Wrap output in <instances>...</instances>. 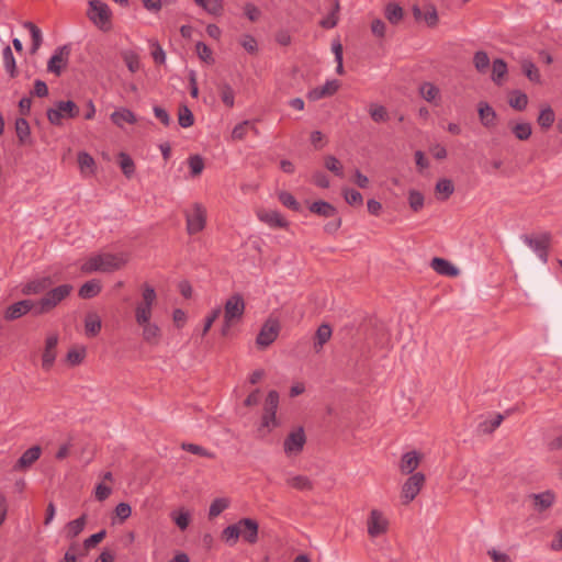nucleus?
<instances>
[{
  "mask_svg": "<svg viewBox=\"0 0 562 562\" xmlns=\"http://www.w3.org/2000/svg\"><path fill=\"white\" fill-rule=\"evenodd\" d=\"M229 506V501L228 498H225V497H222V498H215L211 505H210V509H209V517L212 519V518H215L217 517L220 514H222L227 507Z\"/></svg>",
  "mask_w": 562,
  "mask_h": 562,
  "instance_id": "5fc2aeb1",
  "label": "nucleus"
},
{
  "mask_svg": "<svg viewBox=\"0 0 562 562\" xmlns=\"http://www.w3.org/2000/svg\"><path fill=\"white\" fill-rule=\"evenodd\" d=\"M286 484L297 491H311L314 487L313 482L306 475H289Z\"/></svg>",
  "mask_w": 562,
  "mask_h": 562,
  "instance_id": "c756f323",
  "label": "nucleus"
},
{
  "mask_svg": "<svg viewBox=\"0 0 562 562\" xmlns=\"http://www.w3.org/2000/svg\"><path fill=\"white\" fill-rule=\"evenodd\" d=\"M420 95L427 101V102H435L440 98V90L437 86H435L431 82H424L419 87Z\"/></svg>",
  "mask_w": 562,
  "mask_h": 562,
  "instance_id": "c9c22d12",
  "label": "nucleus"
},
{
  "mask_svg": "<svg viewBox=\"0 0 562 562\" xmlns=\"http://www.w3.org/2000/svg\"><path fill=\"white\" fill-rule=\"evenodd\" d=\"M142 289V301L135 307V321L137 324L147 323V321L151 319L153 306L157 299L156 291L151 285L145 283Z\"/></svg>",
  "mask_w": 562,
  "mask_h": 562,
  "instance_id": "39448f33",
  "label": "nucleus"
},
{
  "mask_svg": "<svg viewBox=\"0 0 562 562\" xmlns=\"http://www.w3.org/2000/svg\"><path fill=\"white\" fill-rule=\"evenodd\" d=\"M425 484V475L422 472L413 473L403 484L401 497L403 504L411 503Z\"/></svg>",
  "mask_w": 562,
  "mask_h": 562,
  "instance_id": "f8f14e48",
  "label": "nucleus"
},
{
  "mask_svg": "<svg viewBox=\"0 0 562 562\" xmlns=\"http://www.w3.org/2000/svg\"><path fill=\"white\" fill-rule=\"evenodd\" d=\"M112 122L122 127L123 123L134 124L136 122L135 114L128 109H120L111 114Z\"/></svg>",
  "mask_w": 562,
  "mask_h": 562,
  "instance_id": "2f4dec72",
  "label": "nucleus"
},
{
  "mask_svg": "<svg viewBox=\"0 0 562 562\" xmlns=\"http://www.w3.org/2000/svg\"><path fill=\"white\" fill-rule=\"evenodd\" d=\"M86 357V348H74L67 352V361L70 366H77L82 362Z\"/></svg>",
  "mask_w": 562,
  "mask_h": 562,
  "instance_id": "052dcab7",
  "label": "nucleus"
},
{
  "mask_svg": "<svg viewBox=\"0 0 562 562\" xmlns=\"http://www.w3.org/2000/svg\"><path fill=\"white\" fill-rule=\"evenodd\" d=\"M408 203L413 211L418 212L424 206V195L419 191L411 190Z\"/></svg>",
  "mask_w": 562,
  "mask_h": 562,
  "instance_id": "e2e57ef3",
  "label": "nucleus"
},
{
  "mask_svg": "<svg viewBox=\"0 0 562 562\" xmlns=\"http://www.w3.org/2000/svg\"><path fill=\"white\" fill-rule=\"evenodd\" d=\"M239 527L238 522L227 526L222 531V539L229 546L236 544L239 539Z\"/></svg>",
  "mask_w": 562,
  "mask_h": 562,
  "instance_id": "3c124183",
  "label": "nucleus"
},
{
  "mask_svg": "<svg viewBox=\"0 0 562 562\" xmlns=\"http://www.w3.org/2000/svg\"><path fill=\"white\" fill-rule=\"evenodd\" d=\"M70 52V44H65L57 47L47 63V70L56 76H59L61 70L68 65Z\"/></svg>",
  "mask_w": 562,
  "mask_h": 562,
  "instance_id": "ddd939ff",
  "label": "nucleus"
},
{
  "mask_svg": "<svg viewBox=\"0 0 562 562\" xmlns=\"http://www.w3.org/2000/svg\"><path fill=\"white\" fill-rule=\"evenodd\" d=\"M368 533L371 538L384 535L389 529V520L379 509H372L367 520Z\"/></svg>",
  "mask_w": 562,
  "mask_h": 562,
  "instance_id": "4468645a",
  "label": "nucleus"
},
{
  "mask_svg": "<svg viewBox=\"0 0 562 562\" xmlns=\"http://www.w3.org/2000/svg\"><path fill=\"white\" fill-rule=\"evenodd\" d=\"M344 198L350 205H362L363 202L362 194L355 189H345Z\"/></svg>",
  "mask_w": 562,
  "mask_h": 562,
  "instance_id": "338daca9",
  "label": "nucleus"
},
{
  "mask_svg": "<svg viewBox=\"0 0 562 562\" xmlns=\"http://www.w3.org/2000/svg\"><path fill=\"white\" fill-rule=\"evenodd\" d=\"M430 267L441 276L457 277L459 274V269L443 258H432Z\"/></svg>",
  "mask_w": 562,
  "mask_h": 562,
  "instance_id": "393cba45",
  "label": "nucleus"
},
{
  "mask_svg": "<svg viewBox=\"0 0 562 562\" xmlns=\"http://www.w3.org/2000/svg\"><path fill=\"white\" fill-rule=\"evenodd\" d=\"M279 200L280 202L286 206L290 210L299 211L300 210V203L296 201V199L289 192L282 191L279 193Z\"/></svg>",
  "mask_w": 562,
  "mask_h": 562,
  "instance_id": "69168bd1",
  "label": "nucleus"
},
{
  "mask_svg": "<svg viewBox=\"0 0 562 562\" xmlns=\"http://www.w3.org/2000/svg\"><path fill=\"white\" fill-rule=\"evenodd\" d=\"M3 66L11 78L18 76L16 63L10 46H5L2 50Z\"/></svg>",
  "mask_w": 562,
  "mask_h": 562,
  "instance_id": "e433bc0d",
  "label": "nucleus"
},
{
  "mask_svg": "<svg viewBox=\"0 0 562 562\" xmlns=\"http://www.w3.org/2000/svg\"><path fill=\"white\" fill-rule=\"evenodd\" d=\"M384 15L391 24L396 25L403 20L404 11L397 3L391 2L386 4Z\"/></svg>",
  "mask_w": 562,
  "mask_h": 562,
  "instance_id": "f704fd0d",
  "label": "nucleus"
},
{
  "mask_svg": "<svg viewBox=\"0 0 562 562\" xmlns=\"http://www.w3.org/2000/svg\"><path fill=\"white\" fill-rule=\"evenodd\" d=\"M477 112L480 122L484 127L492 128L496 125L497 114L487 102H480L477 104Z\"/></svg>",
  "mask_w": 562,
  "mask_h": 562,
  "instance_id": "4be33fe9",
  "label": "nucleus"
},
{
  "mask_svg": "<svg viewBox=\"0 0 562 562\" xmlns=\"http://www.w3.org/2000/svg\"><path fill=\"white\" fill-rule=\"evenodd\" d=\"M15 132H16V136L19 138L20 144L24 145V144L30 143L31 130H30L29 122L25 119H23V117L16 119Z\"/></svg>",
  "mask_w": 562,
  "mask_h": 562,
  "instance_id": "ea45409f",
  "label": "nucleus"
},
{
  "mask_svg": "<svg viewBox=\"0 0 562 562\" xmlns=\"http://www.w3.org/2000/svg\"><path fill=\"white\" fill-rule=\"evenodd\" d=\"M369 114L375 123H383L389 120L386 108L378 103H371L369 105Z\"/></svg>",
  "mask_w": 562,
  "mask_h": 562,
  "instance_id": "49530a36",
  "label": "nucleus"
},
{
  "mask_svg": "<svg viewBox=\"0 0 562 562\" xmlns=\"http://www.w3.org/2000/svg\"><path fill=\"white\" fill-rule=\"evenodd\" d=\"M280 323L277 318L269 317L262 325L256 342L261 348L270 346L279 336Z\"/></svg>",
  "mask_w": 562,
  "mask_h": 562,
  "instance_id": "9b49d317",
  "label": "nucleus"
},
{
  "mask_svg": "<svg viewBox=\"0 0 562 562\" xmlns=\"http://www.w3.org/2000/svg\"><path fill=\"white\" fill-rule=\"evenodd\" d=\"M41 452L42 450L40 446L29 448L16 461L14 470H24L31 467L36 460H38Z\"/></svg>",
  "mask_w": 562,
  "mask_h": 562,
  "instance_id": "b1692460",
  "label": "nucleus"
},
{
  "mask_svg": "<svg viewBox=\"0 0 562 562\" xmlns=\"http://www.w3.org/2000/svg\"><path fill=\"white\" fill-rule=\"evenodd\" d=\"M419 462L420 458L416 451L406 452L402 457L400 470L404 474H411L417 469Z\"/></svg>",
  "mask_w": 562,
  "mask_h": 562,
  "instance_id": "a878e982",
  "label": "nucleus"
},
{
  "mask_svg": "<svg viewBox=\"0 0 562 562\" xmlns=\"http://www.w3.org/2000/svg\"><path fill=\"white\" fill-rule=\"evenodd\" d=\"M87 516L83 514L79 518L71 520L66 526V537L69 539L76 538L86 526Z\"/></svg>",
  "mask_w": 562,
  "mask_h": 562,
  "instance_id": "58836bf2",
  "label": "nucleus"
},
{
  "mask_svg": "<svg viewBox=\"0 0 562 562\" xmlns=\"http://www.w3.org/2000/svg\"><path fill=\"white\" fill-rule=\"evenodd\" d=\"M53 283L54 281L50 277L37 278L24 284L22 288V293L25 295L40 294L47 291L53 285Z\"/></svg>",
  "mask_w": 562,
  "mask_h": 562,
  "instance_id": "6ab92c4d",
  "label": "nucleus"
},
{
  "mask_svg": "<svg viewBox=\"0 0 562 562\" xmlns=\"http://www.w3.org/2000/svg\"><path fill=\"white\" fill-rule=\"evenodd\" d=\"M31 311L35 315V302L32 300H22L13 303L5 310L4 318L7 321H14L24 316Z\"/></svg>",
  "mask_w": 562,
  "mask_h": 562,
  "instance_id": "2eb2a0df",
  "label": "nucleus"
},
{
  "mask_svg": "<svg viewBox=\"0 0 562 562\" xmlns=\"http://www.w3.org/2000/svg\"><path fill=\"white\" fill-rule=\"evenodd\" d=\"M258 218L273 228H285L288 227V221L278 211H260L258 212Z\"/></svg>",
  "mask_w": 562,
  "mask_h": 562,
  "instance_id": "5701e85b",
  "label": "nucleus"
},
{
  "mask_svg": "<svg viewBox=\"0 0 562 562\" xmlns=\"http://www.w3.org/2000/svg\"><path fill=\"white\" fill-rule=\"evenodd\" d=\"M187 232L194 235L204 229L206 224V210L200 203H194L191 210L184 211Z\"/></svg>",
  "mask_w": 562,
  "mask_h": 562,
  "instance_id": "6e6552de",
  "label": "nucleus"
},
{
  "mask_svg": "<svg viewBox=\"0 0 562 562\" xmlns=\"http://www.w3.org/2000/svg\"><path fill=\"white\" fill-rule=\"evenodd\" d=\"M331 337V328L327 324H322L315 335L314 349L316 352H319L323 346L330 339Z\"/></svg>",
  "mask_w": 562,
  "mask_h": 562,
  "instance_id": "72a5a7b5",
  "label": "nucleus"
},
{
  "mask_svg": "<svg viewBox=\"0 0 562 562\" xmlns=\"http://www.w3.org/2000/svg\"><path fill=\"white\" fill-rule=\"evenodd\" d=\"M520 67L522 74L533 83H541V75L538 67L529 58H522L520 60Z\"/></svg>",
  "mask_w": 562,
  "mask_h": 562,
  "instance_id": "bb28decb",
  "label": "nucleus"
},
{
  "mask_svg": "<svg viewBox=\"0 0 562 562\" xmlns=\"http://www.w3.org/2000/svg\"><path fill=\"white\" fill-rule=\"evenodd\" d=\"M529 498L532 501L535 510L542 513L552 507L555 502V494L553 491L547 490L542 493L530 494Z\"/></svg>",
  "mask_w": 562,
  "mask_h": 562,
  "instance_id": "a211bd4d",
  "label": "nucleus"
},
{
  "mask_svg": "<svg viewBox=\"0 0 562 562\" xmlns=\"http://www.w3.org/2000/svg\"><path fill=\"white\" fill-rule=\"evenodd\" d=\"M102 327L100 317L95 313H88L85 319L86 334L89 337L97 336Z\"/></svg>",
  "mask_w": 562,
  "mask_h": 562,
  "instance_id": "473e14b6",
  "label": "nucleus"
},
{
  "mask_svg": "<svg viewBox=\"0 0 562 562\" xmlns=\"http://www.w3.org/2000/svg\"><path fill=\"white\" fill-rule=\"evenodd\" d=\"M251 128L255 134H258L256 125L250 121H244L237 124L232 131V138L235 140H241L247 134L248 128Z\"/></svg>",
  "mask_w": 562,
  "mask_h": 562,
  "instance_id": "de8ad7c7",
  "label": "nucleus"
},
{
  "mask_svg": "<svg viewBox=\"0 0 562 562\" xmlns=\"http://www.w3.org/2000/svg\"><path fill=\"white\" fill-rule=\"evenodd\" d=\"M490 63V57L484 50H479L473 56V65L480 74H485L487 71Z\"/></svg>",
  "mask_w": 562,
  "mask_h": 562,
  "instance_id": "8fccbe9b",
  "label": "nucleus"
},
{
  "mask_svg": "<svg viewBox=\"0 0 562 562\" xmlns=\"http://www.w3.org/2000/svg\"><path fill=\"white\" fill-rule=\"evenodd\" d=\"M325 167L338 177L344 176L342 165L335 156H327L325 158Z\"/></svg>",
  "mask_w": 562,
  "mask_h": 562,
  "instance_id": "774afa93",
  "label": "nucleus"
},
{
  "mask_svg": "<svg viewBox=\"0 0 562 562\" xmlns=\"http://www.w3.org/2000/svg\"><path fill=\"white\" fill-rule=\"evenodd\" d=\"M194 2L213 15H218L223 10L221 0H194Z\"/></svg>",
  "mask_w": 562,
  "mask_h": 562,
  "instance_id": "864d4df0",
  "label": "nucleus"
},
{
  "mask_svg": "<svg viewBox=\"0 0 562 562\" xmlns=\"http://www.w3.org/2000/svg\"><path fill=\"white\" fill-rule=\"evenodd\" d=\"M137 325L142 327V337L145 342L151 346H157L160 342L161 330L157 324L147 321V323Z\"/></svg>",
  "mask_w": 562,
  "mask_h": 562,
  "instance_id": "412c9836",
  "label": "nucleus"
},
{
  "mask_svg": "<svg viewBox=\"0 0 562 562\" xmlns=\"http://www.w3.org/2000/svg\"><path fill=\"white\" fill-rule=\"evenodd\" d=\"M246 303L241 294L231 295L224 304V322L221 334L226 336L232 326L241 322L245 314Z\"/></svg>",
  "mask_w": 562,
  "mask_h": 562,
  "instance_id": "7ed1b4c3",
  "label": "nucleus"
},
{
  "mask_svg": "<svg viewBox=\"0 0 562 562\" xmlns=\"http://www.w3.org/2000/svg\"><path fill=\"white\" fill-rule=\"evenodd\" d=\"M181 448L190 453H193V454H196V456H201V457H205V458H210V459H213L215 457V454L206 449H204L202 446H199V445H195V443H188V442H183L181 445Z\"/></svg>",
  "mask_w": 562,
  "mask_h": 562,
  "instance_id": "13d9d810",
  "label": "nucleus"
},
{
  "mask_svg": "<svg viewBox=\"0 0 562 562\" xmlns=\"http://www.w3.org/2000/svg\"><path fill=\"white\" fill-rule=\"evenodd\" d=\"M524 243L531 248L542 262L548 261V250L551 241L549 233H542L537 237L530 235H522Z\"/></svg>",
  "mask_w": 562,
  "mask_h": 562,
  "instance_id": "1a4fd4ad",
  "label": "nucleus"
},
{
  "mask_svg": "<svg viewBox=\"0 0 562 562\" xmlns=\"http://www.w3.org/2000/svg\"><path fill=\"white\" fill-rule=\"evenodd\" d=\"M220 94H221V99H222L223 103L226 106H228V108L234 106L235 93L228 83H222L220 86Z\"/></svg>",
  "mask_w": 562,
  "mask_h": 562,
  "instance_id": "4d7b16f0",
  "label": "nucleus"
},
{
  "mask_svg": "<svg viewBox=\"0 0 562 562\" xmlns=\"http://www.w3.org/2000/svg\"><path fill=\"white\" fill-rule=\"evenodd\" d=\"M504 419V416L502 414H497L494 418L491 420H485L480 424V430L484 434L493 432L496 428L499 427Z\"/></svg>",
  "mask_w": 562,
  "mask_h": 562,
  "instance_id": "bf43d9fd",
  "label": "nucleus"
},
{
  "mask_svg": "<svg viewBox=\"0 0 562 562\" xmlns=\"http://www.w3.org/2000/svg\"><path fill=\"white\" fill-rule=\"evenodd\" d=\"M306 443V436L303 427L291 431L284 439L283 450L288 457L300 454Z\"/></svg>",
  "mask_w": 562,
  "mask_h": 562,
  "instance_id": "9d476101",
  "label": "nucleus"
},
{
  "mask_svg": "<svg viewBox=\"0 0 562 562\" xmlns=\"http://www.w3.org/2000/svg\"><path fill=\"white\" fill-rule=\"evenodd\" d=\"M512 132L517 139L527 140L531 136L532 127L527 122L516 123L512 126Z\"/></svg>",
  "mask_w": 562,
  "mask_h": 562,
  "instance_id": "09e8293b",
  "label": "nucleus"
},
{
  "mask_svg": "<svg viewBox=\"0 0 562 562\" xmlns=\"http://www.w3.org/2000/svg\"><path fill=\"white\" fill-rule=\"evenodd\" d=\"M192 177L201 175L204 169V161L201 156H191L188 160Z\"/></svg>",
  "mask_w": 562,
  "mask_h": 562,
  "instance_id": "0e129e2a",
  "label": "nucleus"
},
{
  "mask_svg": "<svg viewBox=\"0 0 562 562\" xmlns=\"http://www.w3.org/2000/svg\"><path fill=\"white\" fill-rule=\"evenodd\" d=\"M195 50L201 60L209 63V64L214 63V58L212 56V50L205 43L198 42L195 45Z\"/></svg>",
  "mask_w": 562,
  "mask_h": 562,
  "instance_id": "680f3d73",
  "label": "nucleus"
},
{
  "mask_svg": "<svg viewBox=\"0 0 562 562\" xmlns=\"http://www.w3.org/2000/svg\"><path fill=\"white\" fill-rule=\"evenodd\" d=\"M279 407V393L274 390L267 394L263 414L261 417V427L267 428L268 431L277 428L280 423L277 419V411Z\"/></svg>",
  "mask_w": 562,
  "mask_h": 562,
  "instance_id": "0eeeda50",
  "label": "nucleus"
},
{
  "mask_svg": "<svg viewBox=\"0 0 562 562\" xmlns=\"http://www.w3.org/2000/svg\"><path fill=\"white\" fill-rule=\"evenodd\" d=\"M554 120H555L554 111L552 110L551 106L547 105L543 109H541V111L538 115L537 122L542 128L548 130L552 126V124L554 123Z\"/></svg>",
  "mask_w": 562,
  "mask_h": 562,
  "instance_id": "37998d69",
  "label": "nucleus"
},
{
  "mask_svg": "<svg viewBox=\"0 0 562 562\" xmlns=\"http://www.w3.org/2000/svg\"><path fill=\"white\" fill-rule=\"evenodd\" d=\"M508 103L513 109H515L517 111H524L528 104V97L525 92L515 90L510 94Z\"/></svg>",
  "mask_w": 562,
  "mask_h": 562,
  "instance_id": "a18cd8bd",
  "label": "nucleus"
},
{
  "mask_svg": "<svg viewBox=\"0 0 562 562\" xmlns=\"http://www.w3.org/2000/svg\"><path fill=\"white\" fill-rule=\"evenodd\" d=\"M58 344V336L56 334L46 338L45 349L42 356V367L44 370H50L56 359V348Z\"/></svg>",
  "mask_w": 562,
  "mask_h": 562,
  "instance_id": "f3484780",
  "label": "nucleus"
},
{
  "mask_svg": "<svg viewBox=\"0 0 562 562\" xmlns=\"http://www.w3.org/2000/svg\"><path fill=\"white\" fill-rule=\"evenodd\" d=\"M87 11L88 19L101 31L108 32L112 29V11L110 7L100 0H90Z\"/></svg>",
  "mask_w": 562,
  "mask_h": 562,
  "instance_id": "20e7f679",
  "label": "nucleus"
},
{
  "mask_svg": "<svg viewBox=\"0 0 562 562\" xmlns=\"http://www.w3.org/2000/svg\"><path fill=\"white\" fill-rule=\"evenodd\" d=\"M178 123L183 128L191 127L194 124L193 113L186 104L179 105Z\"/></svg>",
  "mask_w": 562,
  "mask_h": 562,
  "instance_id": "c03bdc74",
  "label": "nucleus"
},
{
  "mask_svg": "<svg viewBox=\"0 0 562 562\" xmlns=\"http://www.w3.org/2000/svg\"><path fill=\"white\" fill-rule=\"evenodd\" d=\"M507 74V64L504 59L497 58L493 61L492 66V80L496 85H502L503 79L505 78Z\"/></svg>",
  "mask_w": 562,
  "mask_h": 562,
  "instance_id": "a19ab883",
  "label": "nucleus"
},
{
  "mask_svg": "<svg viewBox=\"0 0 562 562\" xmlns=\"http://www.w3.org/2000/svg\"><path fill=\"white\" fill-rule=\"evenodd\" d=\"M79 115V108L74 101H58L55 108L47 110V120L50 124L59 126L63 119H74Z\"/></svg>",
  "mask_w": 562,
  "mask_h": 562,
  "instance_id": "423d86ee",
  "label": "nucleus"
},
{
  "mask_svg": "<svg viewBox=\"0 0 562 562\" xmlns=\"http://www.w3.org/2000/svg\"><path fill=\"white\" fill-rule=\"evenodd\" d=\"M72 291L74 286L71 284H60L54 289L49 288L45 295L35 302V316L50 313L67 299Z\"/></svg>",
  "mask_w": 562,
  "mask_h": 562,
  "instance_id": "f03ea898",
  "label": "nucleus"
},
{
  "mask_svg": "<svg viewBox=\"0 0 562 562\" xmlns=\"http://www.w3.org/2000/svg\"><path fill=\"white\" fill-rule=\"evenodd\" d=\"M454 191V187L451 180L441 179L436 184V192L442 194L441 200H447Z\"/></svg>",
  "mask_w": 562,
  "mask_h": 562,
  "instance_id": "6e6d98bb",
  "label": "nucleus"
},
{
  "mask_svg": "<svg viewBox=\"0 0 562 562\" xmlns=\"http://www.w3.org/2000/svg\"><path fill=\"white\" fill-rule=\"evenodd\" d=\"M339 81L336 79L327 80L324 86L314 88L307 93V98L312 101H317L325 97H330L339 89Z\"/></svg>",
  "mask_w": 562,
  "mask_h": 562,
  "instance_id": "aec40b11",
  "label": "nucleus"
},
{
  "mask_svg": "<svg viewBox=\"0 0 562 562\" xmlns=\"http://www.w3.org/2000/svg\"><path fill=\"white\" fill-rule=\"evenodd\" d=\"M310 211L323 217H336L337 210L326 201H315L310 205Z\"/></svg>",
  "mask_w": 562,
  "mask_h": 562,
  "instance_id": "cd10ccee",
  "label": "nucleus"
},
{
  "mask_svg": "<svg viewBox=\"0 0 562 562\" xmlns=\"http://www.w3.org/2000/svg\"><path fill=\"white\" fill-rule=\"evenodd\" d=\"M121 56L126 65V67L128 68V70L131 72H136L139 70L140 68V60H139V56L136 52L134 50H123L121 53Z\"/></svg>",
  "mask_w": 562,
  "mask_h": 562,
  "instance_id": "79ce46f5",
  "label": "nucleus"
},
{
  "mask_svg": "<svg viewBox=\"0 0 562 562\" xmlns=\"http://www.w3.org/2000/svg\"><path fill=\"white\" fill-rule=\"evenodd\" d=\"M237 522L239 536L250 544L256 543L258 541V522L251 518H241Z\"/></svg>",
  "mask_w": 562,
  "mask_h": 562,
  "instance_id": "dca6fc26",
  "label": "nucleus"
},
{
  "mask_svg": "<svg viewBox=\"0 0 562 562\" xmlns=\"http://www.w3.org/2000/svg\"><path fill=\"white\" fill-rule=\"evenodd\" d=\"M127 262L124 255L109 252L98 254L89 257L81 266L83 273L103 272L110 273L123 268Z\"/></svg>",
  "mask_w": 562,
  "mask_h": 562,
  "instance_id": "f257e3e1",
  "label": "nucleus"
},
{
  "mask_svg": "<svg viewBox=\"0 0 562 562\" xmlns=\"http://www.w3.org/2000/svg\"><path fill=\"white\" fill-rule=\"evenodd\" d=\"M413 14L416 20H424L429 26H435L438 22V14L435 7H428L425 12H423L418 7L413 8Z\"/></svg>",
  "mask_w": 562,
  "mask_h": 562,
  "instance_id": "7c9ffc66",
  "label": "nucleus"
},
{
  "mask_svg": "<svg viewBox=\"0 0 562 562\" xmlns=\"http://www.w3.org/2000/svg\"><path fill=\"white\" fill-rule=\"evenodd\" d=\"M23 27L27 29L32 37L31 54H35L42 45L43 35L41 30L32 22L26 21L23 23Z\"/></svg>",
  "mask_w": 562,
  "mask_h": 562,
  "instance_id": "4c0bfd02",
  "label": "nucleus"
},
{
  "mask_svg": "<svg viewBox=\"0 0 562 562\" xmlns=\"http://www.w3.org/2000/svg\"><path fill=\"white\" fill-rule=\"evenodd\" d=\"M101 289L100 281L92 279L80 286L78 294L81 299H92L101 292Z\"/></svg>",
  "mask_w": 562,
  "mask_h": 562,
  "instance_id": "c85d7f7f",
  "label": "nucleus"
},
{
  "mask_svg": "<svg viewBox=\"0 0 562 562\" xmlns=\"http://www.w3.org/2000/svg\"><path fill=\"white\" fill-rule=\"evenodd\" d=\"M119 164L125 177L131 178L135 172V164L130 155L120 153Z\"/></svg>",
  "mask_w": 562,
  "mask_h": 562,
  "instance_id": "603ef678",
  "label": "nucleus"
}]
</instances>
